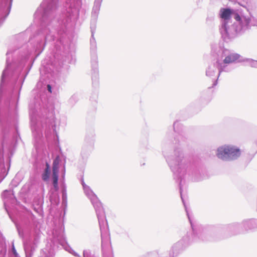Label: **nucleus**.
<instances>
[{"label": "nucleus", "mask_w": 257, "mask_h": 257, "mask_svg": "<svg viewBox=\"0 0 257 257\" xmlns=\"http://www.w3.org/2000/svg\"><path fill=\"white\" fill-rule=\"evenodd\" d=\"M240 151L238 148L224 145L218 148L216 155L219 158L224 160L228 157L236 158L240 156Z\"/></svg>", "instance_id": "obj_1"}, {"label": "nucleus", "mask_w": 257, "mask_h": 257, "mask_svg": "<svg viewBox=\"0 0 257 257\" xmlns=\"http://www.w3.org/2000/svg\"><path fill=\"white\" fill-rule=\"evenodd\" d=\"M60 162V160L59 157L57 156L53 161L52 165V178L53 180V184L56 190H58V181Z\"/></svg>", "instance_id": "obj_2"}, {"label": "nucleus", "mask_w": 257, "mask_h": 257, "mask_svg": "<svg viewBox=\"0 0 257 257\" xmlns=\"http://www.w3.org/2000/svg\"><path fill=\"white\" fill-rule=\"evenodd\" d=\"M240 58V55L237 53H232L226 56L223 60L225 64H230L236 62Z\"/></svg>", "instance_id": "obj_3"}, {"label": "nucleus", "mask_w": 257, "mask_h": 257, "mask_svg": "<svg viewBox=\"0 0 257 257\" xmlns=\"http://www.w3.org/2000/svg\"><path fill=\"white\" fill-rule=\"evenodd\" d=\"M232 13V12L230 9H221L220 10V17L224 20H228L230 19Z\"/></svg>", "instance_id": "obj_4"}, {"label": "nucleus", "mask_w": 257, "mask_h": 257, "mask_svg": "<svg viewBox=\"0 0 257 257\" xmlns=\"http://www.w3.org/2000/svg\"><path fill=\"white\" fill-rule=\"evenodd\" d=\"M50 174V170L45 169L44 172L42 175V179L44 181H47L49 180Z\"/></svg>", "instance_id": "obj_5"}, {"label": "nucleus", "mask_w": 257, "mask_h": 257, "mask_svg": "<svg viewBox=\"0 0 257 257\" xmlns=\"http://www.w3.org/2000/svg\"><path fill=\"white\" fill-rule=\"evenodd\" d=\"M234 19L237 21H240L241 20L240 17L238 14H236L235 15Z\"/></svg>", "instance_id": "obj_6"}, {"label": "nucleus", "mask_w": 257, "mask_h": 257, "mask_svg": "<svg viewBox=\"0 0 257 257\" xmlns=\"http://www.w3.org/2000/svg\"><path fill=\"white\" fill-rule=\"evenodd\" d=\"M47 88H48V90L49 91V92L51 93L52 92V89H51V86L50 85L48 84L47 85Z\"/></svg>", "instance_id": "obj_7"}, {"label": "nucleus", "mask_w": 257, "mask_h": 257, "mask_svg": "<svg viewBox=\"0 0 257 257\" xmlns=\"http://www.w3.org/2000/svg\"><path fill=\"white\" fill-rule=\"evenodd\" d=\"M45 169L50 170V165L48 163H46V168Z\"/></svg>", "instance_id": "obj_8"}]
</instances>
